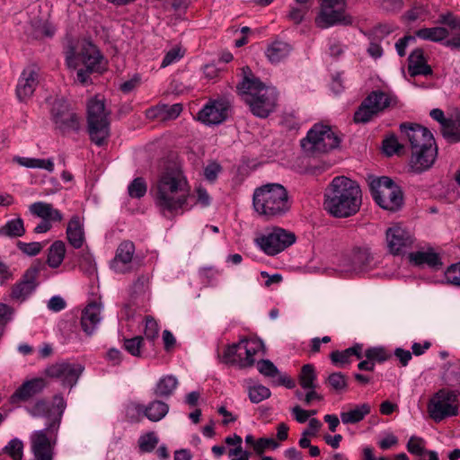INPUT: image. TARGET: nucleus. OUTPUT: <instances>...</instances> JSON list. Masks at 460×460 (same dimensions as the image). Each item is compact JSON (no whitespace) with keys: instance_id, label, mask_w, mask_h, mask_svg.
<instances>
[{"instance_id":"57","label":"nucleus","mask_w":460,"mask_h":460,"mask_svg":"<svg viewBox=\"0 0 460 460\" xmlns=\"http://www.w3.org/2000/svg\"><path fill=\"white\" fill-rule=\"evenodd\" d=\"M159 328L152 316L146 317L145 336L147 340L155 341L158 337Z\"/></svg>"},{"instance_id":"43","label":"nucleus","mask_w":460,"mask_h":460,"mask_svg":"<svg viewBox=\"0 0 460 460\" xmlns=\"http://www.w3.org/2000/svg\"><path fill=\"white\" fill-rule=\"evenodd\" d=\"M29 412L34 417H45L48 420L47 424L50 422L54 416V412L50 404L44 399L38 400L31 407Z\"/></svg>"},{"instance_id":"18","label":"nucleus","mask_w":460,"mask_h":460,"mask_svg":"<svg viewBox=\"0 0 460 460\" xmlns=\"http://www.w3.org/2000/svg\"><path fill=\"white\" fill-rule=\"evenodd\" d=\"M229 109V102L224 99L209 101L198 113V119L206 125H218L227 119Z\"/></svg>"},{"instance_id":"59","label":"nucleus","mask_w":460,"mask_h":460,"mask_svg":"<svg viewBox=\"0 0 460 460\" xmlns=\"http://www.w3.org/2000/svg\"><path fill=\"white\" fill-rule=\"evenodd\" d=\"M422 438L411 437L407 443L408 451L412 455L422 456L428 451L422 446Z\"/></svg>"},{"instance_id":"33","label":"nucleus","mask_w":460,"mask_h":460,"mask_svg":"<svg viewBox=\"0 0 460 460\" xmlns=\"http://www.w3.org/2000/svg\"><path fill=\"white\" fill-rule=\"evenodd\" d=\"M441 131L443 137L449 143L460 142V114L447 118Z\"/></svg>"},{"instance_id":"19","label":"nucleus","mask_w":460,"mask_h":460,"mask_svg":"<svg viewBox=\"0 0 460 460\" xmlns=\"http://www.w3.org/2000/svg\"><path fill=\"white\" fill-rule=\"evenodd\" d=\"M374 257L367 247H355L350 255L343 258V267L348 272H362L371 268Z\"/></svg>"},{"instance_id":"30","label":"nucleus","mask_w":460,"mask_h":460,"mask_svg":"<svg viewBox=\"0 0 460 460\" xmlns=\"http://www.w3.org/2000/svg\"><path fill=\"white\" fill-rule=\"evenodd\" d=\"M296 5H291L288 18L296 25L300 24L305 19L306 14L312 9L314 0H294Z\"/></svg>"},{"instance_id":"34","label":"nucleus","mask_w":460,"mask_h":460,"mask_svg":"<svg viewBox=\"0 0 460 460\" xmlns=\"http://www.w3.org/2000/svg\"><path fill=\"white\" fill-rule=\"evenodd\" d=\"M181 111L182 106L180 103H176L171 106L164 104L149 110L147 111V116L150 118L160 116L163 119H176Z\"/></svg>"},{"instance_id":"21","label":"nucleus","mask_w":460,"mask_h":460,"mask_svg":"<svg viewBox=\"0 0 460 460\" xmlns=\"http://www.w3.org/2000/svg\"><path fill=\"white\" fill-rule=\"evenodd\" d=\"M438 149L435 145L411 150L410 165L414 172L420 173L429 169L437 158Z\"/></svg>"},{"instance_id":"56","label":"nucleus","mask_w":460,"mask_h":460,"mask_svg":"<svg viewBox=\"0 0 460 460\" xmlns=\"http://www.w3.org/2000/svg\"><path fill=\"white\" fill-rule=\"evenodd\" d=\"M17 247L24 254L29 256H35L40 252L43 246L40 243L38 242L23 243L19 241L17 243Z\"/></svg>"},{"instance_id":"50","label":"nucleus","mask_w":460,"mask_h":460,"mask_svg":"<svg viewBox=\"0 0 460 460\" xmlns=\"http://www.w3.org/2000/svg\"><path fill=\"white\" fill-rule=\"evenodd\" d=\"M143 341L144 340L141 336H136L131 339H125L124 349L134 357H141Z\"/></svg>"},{"instance_id":"60","label":"nucleus","mask_w":460,"mask_h":460,"mask_svg":"<svg viewBox=\"0 0 460 460\" xmlns=\"http://www.w3.org/2000/svg\"><path fill=\"white\" fill-rule=\"evenodd\" d=\"M279 444L276 442L273 438H261L256 441V444L254 445V451L258 455H261L265 451L266 448L270 447L273 449H275L279 447Z\"/></svg>"},{"instance_id":"45","label":"nucleus","mask_w":460,"mask_h":460,"mask_svg":"<svg viewBox=\"0 0 460 460\" xmlns=\"http://www.w3.org/2000/svg\"><path fill=\"white\" fill-rule=\"evenodd\" d=\"M3 453L9 456L13 460H22L23 444L19 438H13L3 448Z\"/></svg>"},{"instance_id":"2","label":"nucleus","mask_w":460,"mask_h":460,"mask_svg":"<svg viewBox=\"0 0 460 460\" xmlns=\"http://www.w3.org/2000/svg\"><path fill=\"white\" fill-rule=\"evenodd\" d=\"M324 208L338 218L355 215L362 203L359 185L345 176L333 178L324 194Z\"/></svg>"},{"instance_id":"64","label":"nucleus","mask_w":460,"mask_h":460,"mask_svg":"<svg viewBox=\"0 0 460 460\" xmlns=\"http://www.w3.org/2000/svg\"><path fill=\"white\" fill-rule=\"evenodd\" d=\"M403 6L402 0H383L381 8L388 13H395L400 11Z\"/></svg>"},{"instance_id":"24","label":"nucleus","mask_w":460,"mask_h":460,"mask_svg":"<svg viewBox=\"0 0 460 460\" xmlns=\"http://www.w3.org/2000/svg\"><path fill=\"white\" fill-rule=\"evenodd\" d=\"M38 77V72L33 66H29L22 71L16 86V94L20 101H25L32 95L39 84Z\"/></svg>"},{"instance_id":"46","label":"nucleus","mask_w":460,"mask_h":460,"mask_svg":"<svg viewBox=\"0 0 460 460\" xmlns=\"http://www.w3.org/2000/svg\"><path fill=\"white\" fill-rule=\"evenodd\" d=\"M248 394L249 399L252 403H259L263 400L270 398L271 393L268 387L262 385H257L249 387Z\"/></svg>"},{"instance_id":"31","label":"nucleus","mask_w":460,"mask_h":460,"mask_svg":"<svg viewBox=\"0 0 460 460\" xmlns=\"http://www.w3.org/2000/svg\"><path fill=\"white\" fill-rule=\"evenodd\" d=\"M290 50L287 42L275 40L268 46L265 54L271 63H279L289 55Z\"/></svg>"},{"instance_id":"48","label":"nucleus","mask_w":460,"mask_h":460,"mask_svg":"<svg viewBox=\"0 0 460 460\" xmlns=\"http://www.w3.org/2000/svg\"><path fill=\"white\" fill-rule=\"evenodd\" d=\"M52 208L53 206L49 203L39 201L30 206V211L32 215H35L43 220H49Z\"/></svg>"},{"instance_id":"44","label":"nucleus","mask_w":460,"mask_h":460,"mask_svg":"<svg viewBox=\"0 0 460 460\" xmlns=\"http://www.w3.org/2000/svg\"><path fill=\"white\" fill-rule=\"evenodd\" d=\"M244 343L241 347V349H244L245 350V358L242 363L243 367H252L254 363V355L256 354L258 349L262 346V342L261 341H247L243 340Z\"/></svg>"},{"instance_id":"63","label":"nucleus","mask_w":460,"mask_h":460,"mask_svg":"<svg viewBox=\"0 0 460 460\" xmlns=\"http://www.w3.org/2000/svg\"><path fill=\"white\" fill-rule=\"evenodd\" d=\"M148 279L142 275L137 279L131 287V296L134 297L145 292L147 286Z\"/></svg>"},{"instance_id":"53","label":"nucleus","mask_w":460,"mask_h":460,"mask_svg":"<svg viewBox=\"0 0 460 460\" xmlns=\"http://www.w3.org/2000/svg\"><path fill=\"white\" fill-rule=\"evenodd\" d=\"M257 367L261 374L268 377H276L279 375L277 367L269 359H261L259 361Z\"/></svg>"},{"instance_id":"58","label":"nucleus","mask_w":460,"mask_h":460,"mask_svg":"<svg viewBox=\"0 0 460 460\" xmlns=\"http://www.w3.org/2000/svg\"><path fill=\"white\" fill-rule=\"evenodd\" d=\"M393 31V28L388 24H379L373 28L369 36L373 40L381 41L385 37Z\"/></svg>"},{"instance_id":"9","label":"nucleus","mask_w":460,"mask_h":460,"mask_svg":"<svg viewBox=\"0 0 460 460\" xmlns=\"http://www.w3.org/2000/svg\"><path fill=\"white\" fill-rule=\"evenodd\" d=\"M346 0H324L320 4V11L314 19L315 25L320 29L352 25L354 18L346 12Z\"/></svg>"},{"instance_id":"39","label":"nucleus","mask_w":460,"mask_h":460,"mask_svg":"<svg viewBox=\"0 0 460 460\" xmlns=\"http://www.w3.org/2000/svg\"><path fill=\"white\" fill-rule=\"evenodd\" d=\"M325 384L336 394H343L348 390V376L341 372H333L325 379Z\"/></svg>"},{"instance_id":"35","label":"nucleus","mask_w":460,"mask_h":460,"mask_svg":"<svg viewBox=\"0 0 460 460\" xmlns=\"http://www.w3.org/2000/svg\"><path fill=\"white\" fill-rule=\"evenodd\" d=\"M177 385V378L172 375H167L157 382L154 393L158 397L167 398L172 394Z\"/></svg>"},{"instance_id":"62","label":"nucleus","mask_w":460,"mask_h":460,"mask_svg":"<svg viewBox=\"0 0 460 460\" xmlns=\"http://www.w3.org/2000/svg\"><path fill=\"white\" fill-rule=\"evenodd\" d=\"M438 22L447 25L452 30H460V19L455 17L452 13L440 14Z\"/></svg>"},{"instance_id":"22","label":"nucleus","mask_w":460,"mask_h":460,"mask_svg":"<svg viewBox=\"0 0 460 460\" xmlns=\"http://www.w3.org/2000/svg\"><path fill=\"white\" fill-rule=\"evenodd\" d=\"M386 241L390 252L399 254L404 248L410 247L413 238L410 232L399 225L394 226L386 231Z\"/></svg>"},{"instance_id":"52","label":"nucleus","mask_w":460,"mask_h":460,"mask_svg":"<svg viewBox=\"0 0 460 460\" xmlns=\"http://www.w3.org/2000/svg\"><path fill=\"white\" fill-rule=\"evenodd\" d=\"M402 148L403 145L399 143L398 138L394 135L383 140V150L389 156L399 154Z\"/></svg>"},{"instance_id":"38","label":"nucleus","mask_w":460,"mask_h":460,"mask_svg":"<svg viewBox=\"0 0 460 460\" xmlns=\"http://www.w3.org/2000/svg\"><path fill=\"white\" fill-rule=\"evenodd\" d=\"M410 259L416 265L427 264L432 268H438L442 263L439 256L433 252H416L410 254Z\"/></svg>"},{"instance_id":"36","label":"nucleus","mask_w":460,"mask_h":460,"mask_svg":"<svg viewBox=\"0 0 460 460\" xmlns=\"http://www.w3.org/2000/svg\"><path fill=\"white\" fill-rule=\"evenodd\" d=\"M415 35L424 40L439 42L447 39L448 31L444 27L422 28L415 31Z\"/></svg>"},{"instance_id":"23","label":"nucleus","mask_w":460,"mask_h":460,"mask_svg":"<svg viewBox=\"0 0 460 460\" xmlns=\"http://www.w3.org/2000/svg\"><path fill=\"white\" fill-rule=\"evenodd\" d=\"M40 272L38 266L30 267L22 276V279L13 286L12 298L23 301L37 287V277Z\"/></svg>"},{"instance_id":"20","label":"nucleus","mask_w":460,"mask_h":460,"mask_svg":"<svg viewBox=\"0 0 460 460\" xmlns=\"http://www.w3.org/2000/svg\"><path fill=\"white\" fill-rule=\"evenodd\" d=\"M47 386V382L42 377H35L24 381L11 395L12 403L25 402L40 394Z\"/></svg>"},{"instance_id":"37","label":"nucleus","mask_w":460,"mask_h":460,"mask_svg":"<svg viewBox=\"0 0 460 460\" xmlns=\"http://www.w3.org/2000/svg\"><path fill=\"white\" fill-rule=\"evenodd\" d=\"M25 234L23 220L21 217L8 220L0 227V235L10 238L21 237Z\"/></svg>"},{"instance_id":"55","label":"nucleus","mask_w":460,"mask_h":460,"mask_svg":"<svg viewBox=\"0 0 460 460\" xmlns=\"http://www.w3.org/2000/svg\"><path fill=\"white\" fill-rule=\"evenodd\" d=\"M81 270L87 275L91 276L96 272V264L93 256L89 253H83L79 260Z\"/></svg>"},{"instance_id":"25","label":"nucleus","mask_w":460,"mask_h":460,"mask_svg":"<svg viewBox=\"0 0 460 460\" xmlns=\"http://www.w3.org/2000/svg\"><path fill=\"white\" fill-rule=\"evenodd\" d=\"M101 322V305L89 303L81 314V328L86 335H92Z\"/></svg>"},{"instance_id":"4","label":"nucleus","mask_w":460,"mask_h":460,"mask_svg":"<svg viewBox=\"0 0 460 460\" xmlns=\"http://www.w3.org/2000/svg\"><path fill=\"white\" fill-rule=\"evenodd\" d=\"M66 64L68 68L76 70V82L83 85L92 84V74L105 70L103 57L100 50L87 40L80 42L76 47H67Z\"/></svg>"},{"instance_id":"7","label":"nucleus","mask_w":460,"mask_h":460,"mask_svg":"<svg viewBox=\"0 0 460 460\" xmlns=\"http://www.w3.org/2000/svg\"><path fill=\"white\" fill-rule=\"evenodd\" d=\"M110 114L111 111L106 110L103 101L92 99L88 102V133L91 141L99 146L105 145L110 137Z\"/></svg>"},{"instance_id":"11","label":"nucleus","mask_w":460,"mask_h":460,"mask_svg":"<svg viewBox=\"0 0 460 460\" xmlns=\"http://www.w3.org/2000/svg\"><path fill=\"white\" fill-rule=\"evenodd\" d=\"M428 411L436 422L447 417L456 416L458 414L457 394L448 389H440L430 399Z\"/></svg>"},{"instance_id":"61","label":"nucleus","mask_w":460,"mask_h":460,"mask_svg":"<svg viewBox=\"0 0 460 460\" xmlns=\"http://www.w3.org/2000/svg\"><path fill=\"white\" fill-rule=\"evenodd\" d=\"M243 343L244 341H241L239 343H234L227 346L222 356L223 361L225 363H234L235 361L234 357L236 355L238 349H241Z\"/></svg>"},{"instance_id":"40","label":"nucleus","mask_w":460,"mask_h":460,"mask_svg":"<svg viewBox=\"0 0 460 460\" xmlns=\"http://www.w3.org/2000/svg\"><path fill=\"white\" fill-rule=\"evenodd\" d=\"M66 253L65 243L62 241L54 242L49 249L48 254V264L51 268H58L63 261Z\"/></svg>"},{"instance_id":"13","label":"nucleus","mask_w":460,"mask_h":460,"mask_svg":"<svg viewBox=\"0 0 460 460\" xmlns=\"http://www.w3.org/2000/svg\"><path fill=\"white\" fill-rule=\"evenodd\" d=\"M258 245L268 255H276L296 242L294 233L280 227H273L262 236L256 239Z\"/></svg>"},{"instance_id":"42","label":"nucleus","mask_w":460,"mask_h":460,"mask_svg":"<svg viewBox=\"0 0 460 460\" xmlns=\"http://www.w3.org/2000/svg\"><path fill=\"white\" fill-rule=\"evenodd\" d=\"M316 373L311 364L304 365L299 374V385L304 389H315Z\"/></svg>"},{"instance_id":"16","label":"nucleus","mask_w":460,"mask_h":460,"mask_svg":"<svg viewBox=\"0 0 460 460\" xmlns=\"http://www.w3.org/2000/svg\"><path fill=\"white\" fill-rule=\"evenodd\" d=\"M83 371L84 367L80 364L58 362L49 366L44 373L50 378L58 379L63 386L72 388L77 383Z\"/></svg>"},{"instance_id":"10","label":"nucleus","mask_w":460,"mask_h":460,"mask_svg":"<svg viewBox=\"0 0 460 460\" xmlns=\"http://www.w3.org/2000/svg\"><path fill=\"white\" fill-rule=\"evenodd\" d=\"M59 429V418L54 419L43 429L31 436V448L36 460H53L54 448Z\"/></svg>"},{"instance_id":"32","label":"nucleus","mask_w":460,"mask_h":460,"mask_svg":"<svg viewBox=\"0 0 460 460\" xmlns=\"http://www.w3.org/2000/svg\"><path fill=\"white\" fill-rule=\"evenodd\" d=\"M371 407L367 403L356 405L354 409L341 413V420L343 424H356L363 420L370 413Z\"/></svg>"},{"instance_id":"15","label":"nucleus","mask_w":460,"mask_h":460,"mask_svg":"<svg viewBox=\"0 0 460 460\" xmlns=\"http://www.w3.org/2000/svg\"><path fill=\"white\" fill-rule=\"evenodd\" d=\"M399 128L401 139L408 142L411 150L435 145L432 133L420 124L403 122Z\"/></svg>"},{"instance_id":"27","label":"nucleus","mask_w":460,"mask_h":460,"mask_svg":"<svg viewBox=\"0 0 460 460\" xmlns=\"http://www.w3.org/2000/svg\"><path fill=\"white\" fill-rule=\"evenodd\" d=\"M135 252V244L131 241L122 242L111 261V268L118 273L126 272V265L131 262Z\"/></svg>"},{"instance_id":"41","label":"nucleus","mask_w":460,"mask_h":460,"mask_svg":"<svg viewBox=\"0 0 460 460\" xmlns=\"http://www.w3.org/2000/svg\"><path fill=\"white\" fill-rule=\"evenodd\" d=\"M14 161L27 168H41L49 172H53L54 163L51 159H39V158H29V157H14Z\"/></svg>"},{"instance_id":"26","label":"nucleus","mask_w":460,"mask_h":460,"mask_svg":"<svg viewBox=\"0 0 460 460\" xmlns=\"http://www.w3.org/2000/svg\"><path fill=\"white\" fill-rule=\"evenodd\" d=\"M408 72L411 76L430 75L432 68L428 64L422 49H415L408 57Z\"/></svg>"},{"instance_id":"54","label":"nucleus","mask_w":460,"mask_h":460,"mask_svg":"<svg viewBox=\"0 0 460 460\" xmlns=\"http://www.w3.org/2000/svg\"><path fill=\"white\" fill-rule=\"evenodd\" d=\"M445 279L448 284L460 287V262L452 264L447 269Z\"/></svg>"},{"instance_id":"14","label":"nucleus","mask_w":460,"mask_h":460,"mask_svg":"<svg viewBox=\"0 0 460 460\" xmlns=\"http://www.w3.org/2000/svg\"><path fill=\"white\" fill-rule=\"evenodd\" d=\"M51 115L56 128L61 133L66 134L79 129V119L65 99H57L53 102Z\"/></svg>"},{"instance_id":"17","label":"nucleus","mask_w":460,"mask_h":460,"mask_svg":"<svg viewBox=\"0 0 460 460\" xmlns=\"http://www.w3.org/2000/svg\"><path fill=\"white\" fill-rule=\"evenodd\" d=\"M168 411L169 405L160 400H155L146 406L131 402L127 408V417L131 421H138V416L143 414L149 420L156 422L165 417Z\"/></svg>"},{"instance_id":"8","label":"nucleus","mask_w":460,"mask_h":460,"mask_svg":"<svg viewBox=\"0 0 460 460\" xmlns=\"http://www.w3.org/2000/svg\"><path fill=\"white\" fill-rule=\"evenodd\" d=\"M340 142L329 126L315 124L301 140V146L310 155H320L338 147Z\"/></svg>"},{"instance_id":"28","label":"nucleus","mask_w":460,"mask_h":460,"mask_svg":"<svg viewBox=\"0 0 460 460\" xmlns=\"http://www.w3.org/2000/svg\"><path fill=\"white\" fill-rule=\"evenodd\" d=\"M66 236L69 243L75 248V249H80L84 241V231L83 224L80 221V218L78 216H74L68 222L67 227H66Z\"/></svg>"},{"instance_id":"6","label":"nucleus","mask_w":460,"mask_h":460,"mask_svg":"<svg viewBox=\"0 0 460 460\" xmlns=\"http://www.w3.org/2000/svg\"><path fill=\"white\" fill-rule=\"evenodd\" d=\"M368 186L374 200L380 208L393 212L402 208V190L391 178L369 177Z\"/></svg>"},{"instance_id":"3","label":"nucleus","mask_w":460,"mask_h":460,"mask_svg":"<svg viewBox=\"0 0 460 460\" xmlns=\"http://www.w3.org/2000/svg\"><path fill=\"white\" fill-rule=\"evenodd\" d=\"M244 76L236 86L243 101L249 105L252 113L259 118H267L275 109L278 93L274 87L267 86L251 69L243 68Z\"/></svg>"},{"instance_id":"5","label":"nucleus","mask_w":460,"mask_h":460,"mask_svg":"<svg viewBox=\"0 0 460 460\" xmlns=\"http://www.w3.org/2000/svg\"><path fill=\"white\" fill-rule=\"evenodd\" d=\"M252 205L258 215L267 220L281 217L290 208L288 190L279 183H267L256 188Z\"/></svg>"},{"instance_id":"49","label":"nucleus","mask_w":460,"mask_h":460,"mask_svg":"<svg viewBox=\"0 0 460 460\" xmlns=\"http://www.w3.org/2000/svg\"><path fill=\"white\" fill-rule=\"evenodd\" d=\"M146 189V181L141 177H137L129 184L128 194L132 198L140 199L145 196Z\"/></svg>"},{"instance_id":"29","label":"nucleus","mask_w":460,"mask_h":460,"mask_svg":"<svg viewBox=\"0 0 460 460\" xmlns=\"http://www.w3.org/2000/svg\"><path fill=\"white\" fill-rule=\"evenodd\" d=\"M363 345L356 343L352 347L344 350H334L330 354L332 362L335 365H343L350 362V357L355 356L358 359L363 358Z\"/></svg>"},{"instance_id":"12","label":"nucleus","mask_w":460,"mask_h":460,"mask_svg":"<svg viewBox=\"0 0 460 460\" xmlns=\"http://www.w3.org/2000/svg\"><path fill=\"white\" fill-rule=\"evenodd\" d=\"M389 105L390 98L385 93L373 91L361 102L354 113L353 121L357 124L368 123Z\"/></svg>"},{"instance_id":"47","label":"nucleus","mask_w":460,"mask_h":460,"mask_svg":"<svg viewBox=\"0 0 460 460\" xmlns=\"http://www.w3.org/2000/svg\"><path fill=\"white\" fill-rule=\"evenodd\" d=\"M364 356L374 363H383L391 357L382 347H371L365 351Z\"/></svg>"},{"instance_id":"51","label":"nucleus","mask_w":460,"mask_h":460,"mask_svg":"<svg viewBox=\"0 0 460 460\" xmlns=\"http://www.w3.org/2000/svg\"><path fill=\"white\" fill-rule=\"evenodd\" d=\"M158 444V438L154 432H148L140 437L139 448L142 452H151Z\"/></svg>"},{"instance_id":"1","label":"nucleus","mask_w":460,"mask_h":460,"mask_svg":"<svg viewBox=\"0 0 460 460\" xmlns=\"http://www.w3.org/2000/svg\"><path fill=\"white\" fill-rule=\"evenodd\" d=\"M151 193L163 215H173L186 205L190 187L181 171L166 170L151 188Z\"/></svg>"}]
</instances>
